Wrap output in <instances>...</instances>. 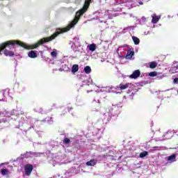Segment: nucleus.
<instances>
[{
	"mask_svg": "<svg viewBox=\"0 0 178 178\" xmlns=\"http://www.w3.org/2000/svg\"><path fill=\"white\" fill-rule=\"evenodd\" d=\"M79 20L74 19L72 22L68 26V29L62 31L59 29V31H56L54 34H52L50 37L48 38H43L38 40L36 43L32 44L31 46H29L26 44L20 42L19 40H8L0 44V55H2V51H3V54L5 56H15V52L12 50L13 48H15V45H19L25 49H35V48H38L40 45H42V44H45V42H49L52 41V40H55L56 37L59 35V34H62V33H66V31H69L73 26L77 24Z\"/></svg>",
	"mask_w": 178,
	"mask_h": 178,
	"instance_id": "nucleus-1",
	"label": "nucleus"
},
{
	"mask_svg": "<svg viewBox=\"0 0 178 178\" xmlns=\"http://www.w3.org/2000/svg\"><path fill=\"white\" fill-rule=\"evenodd\" d=\"M91 3V0H86L83 7L78 10L76 13V15L77 17H80L81 16H83L87 10H88V8H90V4Z\"/></svg>",
	"mask_w": 178,
	"mask_h": 178,
	"instance_id": "nucleus-2",
	"label": "nucleus"
},
{
	"mask_svg": "<svg viewBox=\"0 0 178 178\" xmlns=\"http://www.w3.org/2000/svg\"><path fill=\"white\" fill-rule=\"evenodd\" d=\"M24 172L26 176H30L31 175V172H33V165L26 164L24 165Z\"/></svg>",
	"mask_w": 178,
	"mask_h": 178,
	"instance_id": "nucleus-3",
	"label": "nucleus"
},
{
	"mask_svg": "<svg viewBox=\"0 0 178 178\" xmlns=\"http://www.w3.org/2000/svg\"><path fill=\"white\" fill-rule=\"evenodd\" d=\"M141 74V72H140V70H135L132 74L129 76L130 79H137L140 77V75Z\"/></svg>",
	"mask_w": 178,
	"mask_h": 178,
	"instance_id": "nucleus-4",
	"label": "nucleus"
},
{
	"mask_svg": "<svg viewBox=\"0 0 178 178\" xmlns=\"http://www.w3.org/2000/svg\"><path fill=\"white\" fill-rule=\"evenodd\" d=\"M134 56V51L128 50L127 55L125 56L126 59H131Z\"/></svg>",
	"mask_w": 178,
	"mask_h": 178,
	"instance_id": "nucleus-5",
	"label": "nucleus"
},
{
	"mask_svg": "<svg viewBox=\"0 0 178 178\" xmlns=\"http://www.w3.org/2000/svg\"><path fill=\"white\" fill-rule=\"evenodd\" d=\"M97 165V161L95 159H91L90 161L86 162L87 166H95Z\"/></svg>",
	"mask_w": 178,
	"mask_h": 178,
	"instance_id": "nucleus-6",
	"label": "nucleus"
},
{
	"mask_svg": "<svg viewBox=\"0 0 178 178\" xmlns=\"http://www.w3.org/2000/svg\"><path fill=\"white\" fill-rule=\"evenodd\" d=\"M1 173L2 176H8L10 174V172L9 171V170L3 168L1 170Z\"/></svg>",
	"mask_w": 178,
	"mask_h": 178,
	"instance_id": "nucleus-7",
	"label": "nucleus"
},
{
	"mask_svg": "<svg viewBox=\"0 0 178 178\" xmlns=\"http://www.w3.org/2000/svg\"><path fill=\"white\" fill-rule=\"evenodd\" d=\"M28 56L32 58H37V53L31 50V51L29 52Z\"/></svg>",
	"mask_w": 178,
	"mask_h": 178,
	"instance_id": "nucleus-8",
	"label": "nucleus"
},
{
	"mask_svg": "<svg viewBox=\"0 0 178 178\" xmlns=\"http://www.w3.org/2000/svg\"><path fill=\"white\" fill-rule=\"evenodd\" d=\"M76 72H79V65L74 64V65H72V73H76Z\"/></svg>",
	"mask_w": 178,
	"mask_h": 178,
	"instance_id": "nucleus-9",
	"label": "nucleus"
},
{
	"mask_svg": "<svg viewBox=\"0 0 178 178\" xmlns=\"http://www.w3.org/2000/svg\"><path fill=\"white\" fill-rule=\"evenodd\" d=\"M119 88L121 90H126L127 88H129V83H126V84H124V85L120 83L119 85Z\"/></svg>",
	"mask_w": 178,
	"mask_h": 178,
	"instance_id": "nucleus-10",
	"label": "nucleus"
},
{
	"mask_svg": "<svg viewBox=\"0 0 178 178\" xmlns=\"http://www.w3.org/2000/svg\"><path fill=\"white\" fill-rule=\"evenodd\" d=\"M156 66H158V63H156L155 61H152V62L149 63L150 69H155V67H156Z\"/></svg>",
	"mask_w": 178,
	"mask_h": 178,
	"instance_id": "nucleus-11",
	"label": "nucleus"
},
{
	"mask_svg": "<svg viewBox=\"0 0 178 178\" xmlns=\"http://www.w3.org/2000/svg\"><path fill=\"white\" fill-rule=\"evenodd\" d=\"M132 40L135 44V45H138L140 44V39L136 36L132 37Z\"/></svg>",
	"mask_w": 178,
	"mask_h": 178,
	"instance_id": "nucleus-12",
	"label": "nucleus"
},
{
	"mask_svg": "<svg viewBox=\"0 0 178 178\" xmlns=\"http://www.w3.org/2000/svg\"><path fill=\"white\" fill-rule=\"evenodd\" d=\"M89 49L92 51V52H94L97 49V45L95 44L92 43L89 45Z\"/></svg>",
	"mask_w": 178,
	"mask_h": 178,
	"instance_id": "nucleus-13",
	"label": "nucleus"
},
{
	"mask_svg": "<svg viewBox=\"0 0 178 178\" xmlns=\"http://www.w3.org/2000/svg\"><path fill=\"white\" fill-rule=\"evenodd\" d=\"M84 72L86 74H90V73H91V67L90 66L85 67Z\"/></svg>",
	"mask_w": 178,
	"mask_h": 178,
	"instance_id": "nucleus-14",
	"label": "nucleus"
},
{
	"mask_svg": "<svg viewBox=\"0 0 178 178\" xmlns=\"http://www.w3.org/2000/svg\"><path fill=\"white\" fill-rule=\"evenodd\" d=\"M147 155H148V152L144 151V152L140 153L139 156H140V158H145V156H147Z\"/></svg>",
	"mask_w": 178,
	"mask_h": 178,
	"instance_id": "nucleus-15",
	"label": "nucleus"
},
{
	"mask_svg": "<svg viewBox=\"0 0 178 178\" xmlns=\"http://www.w3.org/2000/svg\"><path fill=\"white\" fill-rule=\"evenodd\" d=\"M168 161H176V155L172 154V155L169 156L168 157Z\"/></svg>",
	"mask_w": 178,
	"mask_h": 178,
	"instance_id": "nucleus-16",
	"label": "nucleus"
},
{
	"mask_svg": "<svg viewBox=\"0 0 178 178\" xmlns=\"http://www.w3.org/2000/svg\"><path fill=\"white\" fill-rule=\"evenodd\" d=\"M163 77H165L164 74H157V75L156 76V80H162V79H163Z\"/></svg>",
	"mask_w": 178,
	"mask_h": 178,
	"instance_id": "nucleus-17",
	"label": "nucleus"
},
{
	"mask_svg": "<svg viewBox=\"0 0 178 178\" xmlns=\"http://www.w3.org/2000/svg\"><path fill=\"white\" fill-rule=\"evenodd\" d=\"M172 73H178V65L172 67Z\"/></svg>",
	"mask_w": 178,
	"mask_h": 178,
	"instance_id": "nucleus-18",
	"label": "nucleus"
},
{
	"mask_svg": "<svg viewBox=\"0 0 178 178\" xmlns=\"http://www.w3.org/2000/svg\"><path fill=\"white\" fill-rule=\"evenodd\" d=\"M149 76L150 77H156V76H158V72L156 71H154V72H151L149 74Z\"/></svg>",
	"mask_w": 178,
	"mask_h": 178,
	"instance_id": "nucleus-19",
	"label": "nucleus"
},
{
	"mask_svg": "<svg viewBox=\"0 0 178 178\" xmlns=\"http://www.w3.org/2000/svg\"><path fill=\"white\" fill-rule=\"evenodd\" d=\"M35 111L36 112H38V113H44V110L42 109V108L38 106V107H36L35 108Z\"/></svg>",
	"mask_w": 178,
	"mask_h": 178,
	"instance_id": "nucleus-20",
	"label": "nucleus"
},
{
	"mask_svg": "<svg viewBox=\"0 0 178 178\" xmlns=\"http://www.w3.org/2000/svg\"><path fill=\"white\" fill-rule=\"evenodd\" d=\"M57 56H58V53L56 52V49H54V51L51 52V56H52V58H56Z\"/></svg>",
	"mask_w": 178,
	"mask_h": 178,
	"instance_id": "nucleus-21",
	"label": "nucleus"
},
{
	"mask_svg": "<svg viewBox=\"0 0 178 178\" xmlns=\"http://www.w3.org/2000/svg\"><path fill=\"white\" fill-rule=\"evenodd\" d=\"M159 19H158V17H154L152 18V23H154V24L158 23Z\"/></svg>",
	"mask_w": 178,
	"mask_h": 178,
	"instance_id": "nucleus-22",
	"label": "nucleus"
},
{
	"mask_svg": "<svg viewBox=\"0 0 178 178\" xmlns=\"http://www.w3.org/2000/svg\"><path fill=\"white\" fill-rule=\"evenodd\" d=\"M63 144H70V139L68 138H65L63 139Z\"/></svg>",
	"mask_w": 178,
	"mask_h": 178,
	"instance_id": "nucleus-23",
	"label": "nucleus"
},
{
	"mask_svg": "<svg viewBox=\"0 0 178 178\" xmlns=\"http://www.w3.org/2000/svg\"><path fill=\"white\" fill-rule=\"evenodd\" d=\"M173 83H174L175 84H178V78H175V79H174V81H173Z\"/></svg>",
	"mask_w": 178,
	"mask_h": 178,
	"instance_id": "nucleus-24",
	"label": "nucleus"
},
{
	"mask_svg": "<svg viewBox=\"0 0 178 178\" xmlns=\"http://www.w3.org/2000/svg\"><path fill=\"white\" fill-rule=\"evenodd\" d=\"M6 122V120H5V119H1L0 120V124H1V123H5Z\"/></svg>",
	"mask_w": 178,
	"mask_h": 178,
	"instance_id": "nucleus-25",
	"label": "nucleus"
},
{
	"mask_svg": "<svg viewBox=\"0 0 178 178\" xmlns=\"http://www.w3.org/2000/svg\"><path fill=\"white\" fill-rule=\"evenodd\" d=\"M72 109H73V108H70V107H68V108H67V110H68V111H72Z\"/></svg>",
	"mask_w": 178,
	"mask_h": 178,
	"instance_id": "nucleus-26",
	"label": "nucleus"
},
{
	"mask_svg": "<svg viewBox=\"0 0 178 178\" xmlns=\"http://www.w3.org/2000/svg\"><path fill=\"white\" fill-rule=\"evenodd\" d=\"M139 5H143V1L139 2Z\"/></svg>",
	"mask_w": 178,
	"mask_h": 178,
	"instance_id": "nucleus-27",
	"label": "nucleus"
},
{
	"mask_svg": "<svg viewBox=\"0 0 178 178\" xmlns=\"http://www.w3.org/2000/svg\"><path fill=\"white\" fill-rule=\"evenodd\" d=\"M50 119H51V120H52V118H51Z\"/></svg>",
	"mask_w": 178,
	"mask_h": 178,
	"instance_id": "nucleus-28",
	"label": "nucleus"
},
{
	"mask_svg": "<svg viewBox=\"0 0 178 178\" xmlns=\"http://www.w3.org/2000/svg\"><path fill=\"white\" fill-rule=\"evenodd\" d=\"M0 116H1V112H0Z\"/></svg>",
	"mask_w": 178,
	"mask_h": 178,
	"instance_id": "nucleus-29",
	"label": "nucleus"
}]
</instances>
